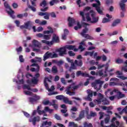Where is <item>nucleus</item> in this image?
Returning <instances> with one entry per match:
<instances>
[{
  "label": "nucleus",
  "mask_w": 127,
  "mask_h": 127,
  "mask_svg": "<svg viewBox=\"0 0 127 127\" xmlns=\"http://www.w3.org/2000/svg\"><path fill=\"white\" fill-rule=\"evenodd\" d=\"M73 85H75V83H73L72 84L70 85V86H71V89H73V91H75V90H77V89L79 88V85L73 86Z\"/></svg>",
  "instance_id": "obj_47"
},
{
  "label": "nucleus",
  "mask_w": 127,
  "mask_h": 127,
  "mask_svg": "<svg viewBox=\"0 0 127 127\" xmlns=\"http://www.w3.org/2000/svg\"><path fill=\"white\" fill-rule=\"evenodd\" d=\"M8 28L11 30V31H13V29H14V26L9 25L8 26Z\"/></svg>",
  "instance_id": "obj_63"
},
{
  "label": "nucleus",
  "mask_w": 127,
  "mask_h": 127,
  "mask_svg": "<svg viewBox=\"0 0 127 127\" xmlns=\"http://www.w3.org/2000/svg\"><path fill=\"white\" fill-rule=\"evenodd\" d=\"M56 99L60 101H64V104H68V105H72V101H69L67 97H65L64 95H58Z\"/></svg>",
  "instance_id": "obj_6"
},
{
  "label": "nucleus",
  "mask_w": 127,
  "mask_h": 127,
  "mask_svg": "<svg viewBox=\"0 0 127 127\" xmlns=\"http://www.w3.org/2000/svg\"><path fill=\"white\" fill-rule=\"evenodd\" d=\"M127 2V0H121L119 3V5L122 10V11H125L126 9H125V6H126V2Z\"/></svg>",
  "instance_id": "obj_17"
},
{
  "label": "nucleus",
  "mask_w": 127,
  "mask_h": 127,
  "mask_svg": "<svg viewBox=\"0 0 127 127\" xmlns=\"http://www.w3.org/2000/svg\"><path fill=\"white\" fill-rule=\"evenodd\" d=\"M32 84H34V85H36L38 83V78H36L35 77H33L31 79Z\"/></svg>",
  "instance_id": "obj_33"
},
{
  "label": "nucleus",
  "mask_w": 127,
  "mask_h": 127,
  "mask_svg": "<svg viewBox=\"0 0 127 127\" xmlns=\"http://www.w3.org/2000/svg\"><path fill=\"white\" fill-rule=\"evenodd\" d=\"M64 64V62H63V61L62 60H61L58 62V64H57V65L59 67H60V66H61V65H63Z\"/></svg>",
  "instance_id": "obj_51"
},
{
  "label": "nucleus",
  "mask_w": 127,
  "mask_h": 127,
  "mask_svg": "<svg viewBox=\"0 0 127 127\" xmlns=\"http://www.w3.org/2000/svg\"><path fill=\"white\" fill-rule=\"evenodd\" d=\"M120 22H121V19H118L115 20L112 23V27H115V26H117V25H118V24H119V23H120Z\"/></svg>",
  "instance_id": "obj_28"
},
{
  "label": "nucleus",
  "mask_w": 127,
  "mask_h": 127,
  "mask_svg": "<svg viewBox=\"0 0 127 127\" xmlns=\"http://www.w3.org/2000/svg\"><path fill=\"white\" fill-rule=\"evenodd\" d=\"M118 99H122V98H124L125 96L124 94H122V92L120 91L118 92Z\"/></svg>",
  "instance_id": "obj_42"
},
{
  "label": "nucleus",
  "mask_w": 127,
  "mask_h": 127,
  "mask_svg": "<svg viewBox=\"0 0 127 127\" xmlns=\"http://www.w3.org/2000/svg\"><path fill=\"white\" fill-rule=\"evenodd\" d=\"M66 61H67L68 63H70L71 65H72V64H75L78 67H81L82 65H83V62L82 60H79L78 61L77 60H75L74 63V60H71L70 58H67Z\"/></svg>",
  "instance_id": "obj_7"
},
{
  "label": "nucleus",
  "mask_w": 127,
  "mask_h": 127,
  "mask_svg": "<svg viewBox=\"0 0 127 127\" xmlns=\"http://www.w3.org/2000/svg\"><path fill=\"white\" fill-rule=\"evenodd\" d=\"M71 89H72V85H69L66 88V94L67 95H69V96H73L75 95V92H71L70 91L71 90Z\"/></svg>",
  "instance_id": "obj_19"
},
{
  "label": "nucleus",
  "mask_w": 127,
  "mask_h": 127,
  "mask_svg": "<svg viewBox=\"0 0 127 127\" xmlns=\"http://www.w3.org/2000/svg\"><path fill=\"white\" fill-rule=\"evenodd\" d=\"M53 111V109H50L48 106H47L45 108L44 110H39L37 111V113L38 114H39V115H42V114H45V112H48L50 114H52Z\"/></svg>",
  "instance_id": "obj_11"
},
{
  "label": "nucleus",
  "mask_w": 127,
  "mask_h": 127,
  "mask_svg": "<svg viewBox=\"0 0 127 127\" xmlns=\"http://www.w3.org/2000/svg\"><path fill=\"white\" fill-rule=\"evenodd\" d=\"M38 15H40V16H44V18H45V19H47L48 20L49 19V16H50V13L49 12H39L38 13Z\"/></svg>",
  "instance_id": "obj_14"
},
{
  "label": "nucleus",
  "mask_w": 127,
  "mask_h": 127,
  "mask_svg": "<svg viewBox=\"0 0 127 127\" xmlns=\"http://www.w3.org/2000/svg\"><path fill=\"white\" fill-rule=\"evenodd\" d=\"M48 29H49V30L44 31V34H50V33H53L54 31L52 27L49 26L48 27Z\"/></svg>",
  "instance_id": "obj_23"
},
{
  "label": "nucleus",
  "mask_w": 127,
  "mask_h": 127,
  "mask_svg": "<svg viewBox=\"0 0 127 127\" xmlns=\"http://www.w3.org/2000/svg\"><path fill=\"white\" fill-rule=\"evenodd\" d=\"M101 58H102V61H103V62L107 61V57L106 56V55H103L101 56Z\"/></svg>",
  "instance_id": "obj_61"
},
{
  "label": "nucleus",
  "mask_w": 127,
  "mask_h": 127,
  "mask_svg": "<svg viewBox=\"0 0 127 127\" xmlns=\"http://www.w3.org/2000/svg\"><path fill=\"white\" fill-rule=\"evenodd\" d=\"M98 75L100 77H104V73L103 72V70H99L98 71Z\"/></svg>",
  "instance_id": "obj_59"
},
{
  "label": "nucleus",
  "mask_w": 127,
  "mask_h": 127,
  "mask_svg": "<svg viewBox=\"0 0 127 127\" xmlns=\"http://www.w3.org/2000/svg\"><path fill=\"white\" fill-rule=\"evenodd\" d=\"M83 73L81 70L77 71L76 72V77H79V76H83Z\"/></svg>",
  "instance_id": "obj_50"
},
{
  "label": "nucleus",
  "mask_w": 127,
  "mask_h": 127,
  "mask_svg": "<svg viewBox=\"0 0 127 127\" xmlns=\"http://www.w3.org/2000/svg\"><path fill=\"white\" fill-rule=\"evenodd\" d=\"M77 67H78V65L75 64H71V66L69 68V72H72V70L77 69Z\"/></svg>",
  "instance_id": "obj_29"
},
{
  "label": "nucleus",
  "mask_w": 127,
  "mask_h": 127,
  "mask_svg": "<svg viewBox=\"0 0 127 127\" xmlns=\"http://www.w3.org/2000/svg\"><path fill=\"white\" fill-rule=\"evenodd\" d=\"M68 53L69 56H70V57H73V56H75V53H74L72 51H68Z\"/></svg>",
  "instance_id": "obj_52"
},
{
  "label": "nucleus",
  "mask_w": 127,
  "mask_h": 127,
  "mask_svg": "<svg viewBox=\"0 0 127 127\" xmlns=\"http://www.w3.org/2000/svg\"><path fill=\"white\" fill-rule=\"evenodd\" d=\"M116 63L117 64H122V63H124V61L123 59H118L116 60Z\"/></svg>",
  "instance_id": "obj_41"
},
{
  "label": "nucleus",
  "mask_w": 127,
  "mask_h": 127,
  "mask_svg": "<svg viewBox=\"0 0 127 127\" xmlns=\"http://www.w3.org/2000/svg\"><path fill=\"white\" fill-rule=\"evenodd\" d=\"M118 78H120L121 80H126L127 79V77H125L124 76H117Z\"/></svg>",
  "instance_id": "obj_62"
},
{
  "label": "nucleus",
  "mask_w": 127,
  "mask_h": 127,
  "mask_svg": "<svg viewBox=\"0 0 127 127\" xmlns=\"http://www.w3.org/2000/svg\"><path fill=\"white\" fill-rule=\"evenodd\" d=\"M55 118L58 121H61V117H60L59 115L57 114L55 115Z\"/></svg>",
  "instance_id": "obj_56"
},
{
  "label": "nucleus",
  "mask_w": 127,
  "mask_h": 127,
  "mask_svg": "<svg viewBox=\"0 0 127 127\" xmlns=\"http://www.w3.org/2000/svg\"><path fill=\"white\" fill-rule=\"evenodd\" d=\"M87 93L88 94V96L86 99L87 101H89V102H92V97H93V91L88 89L87 90Z\"/></svg>",
  "instance_id": "obj_16"
},
{
  "label": "nucleus",
  "mask_w": 127,
  "mask_h": 127,
  "mask_svg": "<svg viewBox=\"0 0 127 127\" xmlns=\"http://www.w3.org/2000/svg\"><path fill=\"white\" fill-rule=\"evenodd\" d=\"M50 15H51V17H53L54 18H56V14L54 12L50 13Z\"/></svg>",
  "instance_id": "obj_58"
},
{
  "label": "nucleus",
  "mask_w": 127,
  "mask_h": 127,
  "mask_svg": "<svg viewBox=\"0 0 127 127\" xmlns=\"http://www.w3.org/2000/svg\"><path fill=\"white\" fill-rule=\"evenodd\" d=\"M85 111H83L80 112L79 117L75 119V121H81L84 117Z\"/></svg>",
  "instance_id": "obj_24"
},
{
  "label": "nucleus",
  "mask_w": 127,
  "mask_h": 127,
  "mask_svg": "<svg viewBox=\"0 0 127 127\" xmlns=\"http://www.w3.org/2000/svg\"><path fill=\"white\" fill-rule=\"evenodd\" d=\"M43 27H39L37 28L36 31L37 32H41V31H43Z\"/></svg>",
  "instance_id": "obj_60"
},
{
  "label": "nucleus",
  "mask_w": 127,
  "mask_h": 127,
  "mask_svg": "<svg viewBox=\"0 0 127 127\" xmlns=\"http://www.w3.org/2000/svg\"><path fill=\"white\" fill-rule=\"evenodd\" d=\"M23 89H27V90H28V91H31V88H30V86L26 84H24L23 86Z\"/></svg>",
  "instance_id": "obj_39"
},
{
  "label": "nucleus",
  "mask_w": 127,
  "mask_h": 127,
  "mask_svg": "<svg viewBox=\"0 0 127 127\" xmlns=\"http://www.w3.org/2000/svg\"><path fill=\"white\" fill-rule=\"evenodd\" d=\"M52 72L54 73V74H56V73H58V69H57V66L54 65L52 68Z\"/></svg>",
  "instance_id": "obj_34"
},
{
  "label": "nucleus",
  "mask_w": 127,
  "mask_h": 127,
  "mask_svg": "<svg viewBox=\"0 0 127 127\" xmlns=\"http://www.w3.org/2000/svg\"><path fill=\"white\" fill-rule=\"evenodd\" d=\"M33 25V22L31 21H28L26 23H24V25H21L20 26L21 29H28L29 27H31Z\"/></svg>",
  "instance_id": "obj_10"
},
{
  "label": "nucleus",
  "mask_w": 127,
  "mask_h": 127,
  "mask_svg": "<svg viewBox=\"0 0 127 127\" xmlns=\"http://www.w3.org/2000/svg\"><path fill=\"white\" fill-rule=\"evenodd\" d=\"M42 43H45V44H47V45H53V43L55 42L54 41L52 40L51 42H49V41H47L46 40H42Z\"/></svg>",
  "instance_id": "obj_25"
},
{
  "label": "nucleus",
  "mask_w": 127,
  "mask_h": 127,
  "mask_svg": "<svg viewBox=\"0 0 127 127\" xmlns=\"http://www.w3.org/2000/svg\"><path fill=\"white\" fill-rule=\"evenodd\" d=\"M45 87H46V90H48V92H53V91H54L55 90L54 85H52L51 87V88H49V86H48V85L47 86H45Z\"/></svg>",
  "instance_id": "obj_30"
},
{
  "label": "nucleus",
  "mask_w": 127,
  "mask_h": 127,
  "mask_svg": "<svg viewBox=\"0 0 127 127\" xmlns=\"http://www.w3.org/2000/svg\"><path fill=\"white\" fill-rule=\"evenodd\" d=\"M65 49H68V50H74V51H78V49H76V46L73 45H66L64 46Z\"/></svg>",
  "instance_id": "obj_20"
},
{
  "label": "nucleus",
  "mask_w": 127,
  "mask_h": 127,
  "mask_svg": "<svg viewBox=\"0 0 127 127\" xmlns=\"http://www.w3.org/2000/svg\"><path fill=\"white\" fill-rule=\"evenodd\" d=\"M104 84V81H102L100 79H97L91 83L92 86L94 87V89L96 90V92L99 93H102L103 90L101 89L102 88V86Z\"/></svg>",
  "instance_id": "obj_2"
},
{
  "label": "nucleus",
  "mask_w": 127,
  "mask_h": 127,
  "mask_svg": "<svg viewBox=\"0 0 127 127\" xmlns=\"http://www.w3.org/2000/svg\"><path fill=\"white\" fill-rule=\"evenodd\" d=\"M109 67V64H98V69H102V68L104 67Z\"/></svg>",
  "instance_id": "obj_40"
},
{
  "label": "nucleus",
  "mask_w": 127,
  "mask_h": 127,
  "mask_svg": "<svg viewBox=\"0 0 127 127\" xmlns=\"http://www.w3.org/2000/svg\"><path fill=\"white\" fill-rule=\"evenodd\" d=\"M110 22V19L107 18H104L102 20V23H106L107 22Z\"/></svg>",
  "instance_id": "obj_53"
},
{
  "label": "nucleus",
  "mask_w": 127,
  "mask_h": 127,
  "mask_svg": "<svg viewBox=\"0 0 127 127\" xmlns=\"http://www.w3.org/2000/svg\"><path fill=\"white\" fill-rule=\"evenodd\" d=\"M94 52H95L94 51L92 52H85L84 56H88V55H89L90 57H92L94 55Z\"/></svg>",
  "instance_id": "obj_31"
},
{
  "label": "nucleus",
  "mask_w": 127,
  "mask_h": 127,
  "mask_svg": "<svg viewBox=\"0 0 127 127\" xmlns=\"http://www.w3.org/2000/svg\"><path fill=\"white\" fill-rule=\"evenodd\" d=\"M68 127H78V125L77 124H75V123L73 122H69L68 124Z\"/></svg>",
  "instance_id": "obj_36"
},
{
  "label": "nucleus",
  "mask_w": 127,
  "mask_h": 127,
  "mask_svg": "<svg viewBox=\"0 0 127 127\" xmlns=\"http://www.w3.org/2000/svg\"><path fill=\"white\" fill-rule=\"evenodd\" d=\"M98 97L97 98V99L96 100V101L99 105H100L102 102L103 105H109L110 102H109V101H108L107 98H104V95L103 94L99 93L98 94Z\"/></svg>",
  "instance_id": "obj_4"
},
{
  "label": "nucleus",
  "mask_w": 127,
  "mask_h": 127,
  "mask_svg": "<svg viewBox=\"0 0 127 127\" xmlns=\"http://www.w3.org/2000/svg\"><path fill=\"white\" fill-rule=\"evenodd\" d=\"M52 55V53H49V52H47L44 55V61H46L47 59H49V58H51V56Z\"/></svg>",
  "instance_id": "obj_21"
},
{
  "label": "nucleus",
  "mask_w": 127,
  "mask_h": 127,
  "mask_svg": "<svg viewBox=\"0 0 127 127\" xmlns=\"http://www.w3.org/2000/svg\"><path fill=\"white\" fill-rule=\"evenodd\" d=\"M84 24V27H85V29H84L81 33H80L81 35L82 36V37H84V38H87V39H90V40H93L94 39V38L90 35L89 34H87V32H88V30L89 29L88 28H87V26H90V24L89 23H83Z\"/></svg>",
  "instance_id": "obj_3"
},
{
  "label": "nucleus",
  "mask_w": 127,
  "mask_h": 127,
  "mask_svg": "<svg viewBox=\"0 0 127 127\" xmlns=\"http://www.w3.org/2000/svg\"><path fill=\"white\" fill-rule=\"evenodd\" d=\"M52 40H53L56 43H57L59 42V37L56 35V34H54Z\"/></svg>",
  "instance_id": "obj_26"
},
{
  "label": "nucleus",
  "mask_w": 127,
  "mask_h": 127,
  "mask_svg": "<svg viewBox=\"0 0 127 127\" xmlns=\"http://www.w3.org/2000/svg\"><path fill=\"white\" fill-rule=\"evenodd\" d=\"M68 26L69 27H71L75 24V22H76V21H75V19L73 18L68 17Z\"/></svg>",
  "instance_id": "obj_18"
},
{
  "label": "nucleus",
  "mask_w": 127,
  "mask_h": 127,
  "mask_svg": "<svg viewBox=\"0 0 127 127\" xmlns=\"http://www.w3.org/2000/svg\"><path fill=\"white\" fill-rule=\"evenodd\" d=\"M24 94H25V95H27V96H32V92L29 91H24Z\"/></svg>",
  "instance_id": "obj_45"
},
{
  "label": "nucleus",
  "mask_w": 127,
  "mask_h": 127,
  "mask_svg": "<svg viewBox=\"0 0 127 127\" xmlns=\"http://www.w3.org/2000/svg\"><path fill=\"white\" fill-rule=\"evenodd\" d=\"M4 6L7 9V13L10 15V17L12 18H15V16L13 15V13H14V11L11 9L10 6H9V5L8 4V3H7V2H4Z\"/></svg>",
  "instance_id": "obj_5"
},
{
  "label": "nucleus",
  "mask_w": 127,
  "mask_h": 127,
  "mask_svg": "<svg viewBox=\"0 0 127 127\" xmlns=\"http://www.w3.org/2000/svg\"><path fill=\"white\" fill-rule=\"evenodd\" d=\"M19 61H20V62H21V63L24 62V59H23V56L22 55L19 56Z\"/></svg>",
  "instance_id": "obj_55"
},
{
  "label": "nucleus",
  "mask_w": 127,
  "mask_h": 127,
  "mask_svg": "<svg viewBox=\"0 0 127 127\" xmlns=\"http://www.w3.org/2000/svg\"><path fill=\"white\" fill-rule=\"evenodd\" d=\"M40 6H42L43 7L42 8H41V11L45 12V11H47V10H48V6H47V1H46V0H43L42 2L40 3Z\"/></svg>",
  "instance_id": "obj_9"
},
{
  "label": "nucleus",
  "mask_w": 127,
  "mask_h": 127,
  "mask_svg": "<svg viewBox=\"0 0 127 127\" xmlns=\"http://www.w3.org/2000/svg\"><path fill=\"white\" fill-rule=\"evenodd\" d=\"M39 99H40V96L36 95L34 96L33 98L29 97V101L31 104H34V103H36V102H37Z\"/></svg>",
  "instance_id": "obj_15"
},
{
  "label": "nucleus",
  "mask_w": 127,
  "mask_h": 127,
  "mask_svg": "<svg viewBox=\"0 0 127 127\" xmlns=\"http://www.w3.org/2000/svg\"><path fill=\"white\" fill-rule=\"evenodd\" d=\"M32 43L33 46H34V47H37L38 48H39L41 45V44L36 40H34Z\"/></svg>",
  "instance_id": "obj_22"
},
{
  "label": "nucleus",
  "mask_w": 127,
  "mask_h": 127,
  "mask_svg": "<svg viewBox=\"0 0 127 127\" xmlns=\"http://www.w3.org/2000/svg\"><path fill=\"white\" fill-rule=\"evenodd\" d=\"M84 127H93V125L91 123L88 124V123L85 122L84 124Z\"/></svg>",
  "instance_id": "obj_43"
},
{
  "label": "nucleus",
  "mask_w": 127,
  "mask_h": 127,
  "mask_svg": "<svg viewBox=\"0 0 127 127\" xmlns=\"http://www.w3.org/2000/svg\"><path fill=\"white\" fill-rule=\"evenodd\" d=\"M31 66L32 67H36V72H38V71H39V65H38V64H36V63H34L33 64H31Z\"/></svg>",
  "instance_id": "obj_37"
},
{
  "label": "nucleus",
  "mask_w": 127,
  "mask_h": 127,
  "mask_svg": "<svg viewBox=\"0 0 127 127\" xmlns=\"http://www.w3.org/2000/svg\"><path fill=\"white\" fill-rule=\"evenodd\" d=\"M13 81V82H16V84H18V85H23V84H24V80H23V79L19 80V81L16 80V79H14Z\"/></svg>",
  "instance_id": "obj_27"
},
{
  "label": "nucleus",
  "mask_w": 127,
  "mask_h": 127,
  "mask_svg": "<svg viewBox=\"0 0 127 127\" xmlns=\"http://www.w3.org/2000/svg\"><path fill=\"white\" fill-rule=\"evenodd\" d=\"M80 16H82V20L83 21H86L87 22H91V23H96L98 22V19L95 17V13L87 12L85 14L84 11H80L79 12Z\"/></svg>",
  "instance_id": "obj_1"
},
{
  "label": "nucleus",
  "mask_w": 127,
  "mask_h": 127,
  "mask_svg": "<svg viewBox=\"0 0 127 127\" xmlns=\"http://www.w3.org/2000/svg\"><path fill=\"white\" fill-rule=\"evenodd\" d=\"M27 6L28 8H30V9H31L32 11H34V12L36 11V8L35 7H33L29 5V3H28V2H29V1H28V0H27Z\"/></svg>",
  "instance_id": "obj_32"
},
{
  "label": "nucleus",
  "mask_w": 127,
  "mask_h": 127,
  "mask_svg": "<svg viewBox=\"0 0 127 127\" xmlns=\"http://www.w3.org/2000/svg\"><path fill=\"white\" fill-rule=\"evenodd\" d=\"M57 51L59 52L60 56H63L64 55H66L67 54L66 53L67 50H66L65 46L58 49Z\"/></svg>",
  "instance_id": "obj_12"
},
{
  "label": "nucleus",
  "mask_w": 127,
  "mask_h": 127,
  "mask_svg": "<svg viewBox=\"0 0 127 127\" xmlns=\"http://www.w3.org/2000/svg\"><path fill=\"white\" fill-rule=\"evenodd\" d=\"M126 113V114H127V106L122 110L121 112H120V115H123V113Z\"/></svg>",
  "instance_id": "obj_48"
},
{
  "label": "nucleus",
  "mask_w": 127,
  "mask_h": 127,
  "mask_svg": "<svg viewBox=\"0 0 127 127\" xmlns=\"http://www.w3.org/2000/svg\"><path fill=\"white\" fill-rule=\"evenodd\" d=\"M49 80V78L48 77H45L44 81V84L45 85V86H47V85H48V83H47V81H48Z\"/></svg>",
  "instance_id": "obj_49"
},
{
  "label": "nucleus",
  "mask_w": 127,
  "mask_h": 127,
  "mask_svg": "<svg viewBox=\"0 0 127 127\" xmlns=\"http://www.w3.org/2000/svg\"><path fill=\"white\" fill-rule=\"evenodd\" d=\"M113 2V0H106V3L107 5H110V4H112Z\"/></svg>",
  "instance_id": "obj_46"
},
{
  "label": "nucleus",
  "mask_w": 127,
  "mask_h": 127,
  "mask_svg": "<svg viewBox=\"0 0 127 127\" xmlns=\"http://www.w3.org/2000/svg\"><path fill=\"white\" fill-rule=\"evenodd\" d=\"M95 1L97 3H93V7H95L96 10H97V12H98L99 14H103V11L101 10V7H100V5H101V2H100V0H95Z\"/></svg>",
  "instance_id": "obj_8"
},
{
  "label": "nucleus",
  "mask_w": 127,
  "mask_h": 127,
  "mask_svg": "<svg viewBox=\"0 0 127 127\" xmlns=\"http://www.w3.org/2000/svg\"><path fill=\"white\" fill-rule=\"evenodd\" d=\"M119 85V83H116L115 82H110L109 83V86H117Z\"/></svg>",
  "instance_id": "obj_57"
},
{
  "label": "nucleus",
  "mask_w": 127,
  "mask_h": 127,
  "mask_svg": "<svg viewBox=\"0 0 127 127\" xmlns=\"http://www.w3.org/2000/svg\"><path fill=\"white\" fill-rule=\"evenodd\" d=\"M110 115H107L106 118L105 119V124H108L109 122H110Z\"/></svg>",
  "instance_id": "obj_44"
},
{
  "label": "nucleus",
  "mask_w": 127,
  "mask_h": 127,
  "mask_svg": "<svg viewBox=\"0 0 127 127\" xmlns=\"http://www.w3.org/2000/svg\"><path fill=\"white\" fill-rule=\"evenodd\" d=\"M51 38V35H44L43 39H45L46 40H49Z\"/></svg>",
  "instance_id": "obj_38"
},
{
  "label": "nucleus",
  "mask_w": 127,
  "mask_h": 127,
  "mask_svg": "<svg viewBox=\"0 0 127 127\" xmlns=\"http://www.w3.org/2000/svg\"><path fill=\"white\" fill-rule=\"evenodd\" d=\"M109 66L105 67V70L104 71L105 74L103 75V77H108V74H107V72H108V69Z\"/></svg>",
  "instance_id": "obj_54"
},
{
  "label": "nucleus",
  "mask_w": 127,
  "mask_h": 127,
  "mask_svg": "<svg viewBox=\"0 0 127 127\" xmlns=\"http://www.w3.org/2000/svg\"><path fill=\"white\" fill-rule=\"evenodd\" d=\"M58 2H59V0H52L50 2V5L52 6L54 4H55V3H58Z\"/></svg>",
  "instance_id": "obj_35"
},
{
  "label": "nucleus",
  "mask_w": 127,
  "mask_h": 127,
  "mask_svg": "<svg viewBox=\"0 0 127 127\" xmlns=\"http://www.w3.org/2000/svg\"><path fill=\"white\" fill-rule=\"evenodd\" d=\"M99 114L100 116L99 120H102V118H104V112H99Z\"/></svg>",
  "instance_id": "obj_64"
},
{
  "label": "nucleus",
  "mask_w": 127,
  "mask_h": 127,
  "mask_svg": "<svg viewBox=\"0 0 127 127\" xmlns=\"http://www.w3.org/2000/svg\"><path fill=\"white\" fill-rule=\"evenodd\" d=\"M36 122H40V117H39V116L34 117L33 118L30 117L29 119V122L33 123V126L36 125Z\"/></svg>",
  "instance_id": "obj_13"
}]
</instances>
